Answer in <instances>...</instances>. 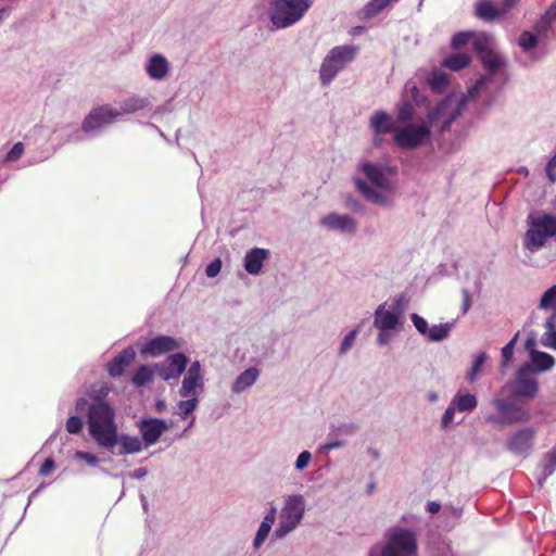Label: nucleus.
Masks as SVG:
<instances>
[{
    "instance_id": "nucleus-1",
    "label": "nucleus",
    "mask_w": 556,
    "mask_h": 556,
    "mask_svg": "<svg viewBox=\"0 0 556 556\" xmlns=\"http://www.w3.org/2000/svg\"><path fill=\"white\" fill-rule=\"evenodd\" d=\"M463 103L455 104L450 98L441 101L434 109L430 110L427 114L428 124H420L418 126H407L397 129L394 132V143L401 149L413 150L421 147L431 136V125L438 119L446 117L441 131L450 129L452 123L460 115Z\"/></svg>"
},
{
    "instance_id": "nucleus-2",
    "label": "nucleus",
    "mask_w": 556,
    "mask_h": 556,
    "mask_svg": "<svg viewBox=\"0 0 556 556\" xmlns=\"http://www.w3.org/2000/svg\"><path fill=\"white\" fill-rule=\"evenodd\" d=\"M87 422L91 438L101 447L112 450L118 442L113 408L97 399L88 407Z\"/></svg>"
},
{
    "instance_id": "nucleus-3",
    "label": "nucleus",
    "mask_w": 556,
    "mask_h": 556,
    "mask_svg": "<svg viewBox=\"0 0 556 556\" xmlns=\"http://www.w3.org/2000/svg\"><path fill=\"white\" fill-rule=\"evenodd\" d=\"M529 226L523 238V248L531 252L543 248L548 238H556V216L542 213L527 217Z\"/></svg>"
},
{
    "instance_id": "nucleus-4",
    "label": "nucleus",
    "mask_w": 556,
    "mask_h": 556,
    "mask_svg": "<svg viewBox=\"0 0 556 556\" xmlns=\"http://www.w3.org/2000/svg\"><path fill=\"white\" fill-rule=\"evenodd\" d=\"M357 46H337L332 48L321 62L319 70V78L323 86H328L334 77L346 67L349 63L354 61L358 54Z\"/></svg>"
},
{
    "instance_id": "nucleus-5",
    "label": "nucleus",
    "mask_w": 556,
    "mask_h": 556,
    "mask_svg": "<svg viewBox=\"0 0 556 556\" xmlns=\"http://www.w3.org/2000/svg\"><path fill=\"white\" fill-rule=\"evenodd\" d=\"M386 538L381 556H416L418 544L413 530L394 527L387 531Z\"/></svg>"
},
{
    "instance_id": "nucleus-6",
    "label": "nucleus",
    "mask_w": 556,
    "mask_h": 556,
    "mask_svg": "<svg viewBox=\"0 0 556 556\" xmlns=\"http://www.w3.org/2000/svg\"><path fill=\"white\" fill-rule=\"evenodd\" d=\"M308 8V0H274L271 23L278 28H286L300 21Z\"/></svg>"
},
{
    "instance_id": "nucleus-7",
    "label": "nucleus",
    "mask_w": 556,
    "mask_h": 556,
    "mask_svg": "<svg viewBox=\"0 0 556 556\" xmlns=\"http://www.w3.org/2000/svg\"><path fill=\"white\" fill-rule=\"evenodd\" d=\"M492 404L494 405L498 415L489 416L488 420L491 422L507 426L514 424H525L531 419L530 412L510 399L495 397L492 401Z\"/></svg>"
},
{
    "instance_id": "nucleus-8",
    "label": "nucleus",
    "mask_w": 556,
    "mask_h": 556,
    "mask_svg": "<svg viewBox=\"0 0 556 556\" xmlns=\"http://www.w3.org/2000/svg\"><path fill=\"white\" fill-rule=\"evenodd\" d=\"M509 390L514 397L532 400L539 392V383L529 364L521 366L515 377L502 389Z\"/></svg>"
},
{
    "instance_id": "nucleus-9",
    "label": "nucleus",
    "mask_w": 556,
    "mask_h": 556,
    "mask_svg": "<svg viewBox=\"0 0 556 556\" xmlns=\"http://www.w3.org/2000/svg\"><path fill=\"white\" fill-rule=\"evenodd\" d=\"M304 514V500L301 495L290 496L280 514V522L275 531L276 538H283L301 521Z\"/></svg>"
},
{
    "instance_id": "nucleus-10",
    "label": "nucleus",
    "mask_w": 556,
    "mask_h": 556,
    "mask_svg": "<svg viewBox=\"0 0 556 556\" xmlns=\"http://www.w3.org/2000/svg\"><path fill=\"white\" fill-rule=\"evenodd\" d=\"M118 116H121L118 110L112 109L109 105H100L92 109L85 117L81 129L85 132H90L113 123Z\"/></svg>"
},
{
    "instance_id": "nucleus-11",
    "label": "nucleus",
    "mask_w": 556,
    "mask_h": 556,
    "mask_svg": "<svg viewBox=\"0 0 556 556\" xmlns=\"http://www.w3.org/2000/svg\"><path fill=\"white\" fill-rule=\"evenodd\" d=\"M188 358L182 353H177L168 356L166 363L155 365L156 374L165 381L178 379L186 370Z\"/></svg>"
},
{
    "instance_id": "nucleus-12",
    "label": "nucleus",
    "mask_w": 556,
    "mask_h": 556,
    "mask_svg": "<svg viewBox=\"0 0 556 556\" xmlns=\"http://www.w3.org/2000/svg\"><path fill=\"white\" fill-rule=\"evenodd\" d=\"M535 430L527 427L515 431L507 441V447L515 454L526 455L533 446Z\"/></svg>"
},
{
    "instance_id": "nucleus-13",
    "label": "nucleus",
    "mask_w": 556,
    "mask_h": 556,
    "mask_svg": "<svg viewBox=\"0 0 556 556\" xmlns=\"http://www.w3.org/2000/svg\"><path fill=\"white\" fill-rule=\"evenodd\" d=\"M180 345L169 336H159L148 341L141 349L142 355L160 356L167 352L178 350Z\"/></svg>"
},
{
    "instance_id": "nucleus-14",
    "label": "nucleus",
    "mask_w": 556,
    "mask_h": 556,
    "mask_svg": "<svg viewBox=\"0 0 556 556\" xmlns=\"http://www.w3.org/2000/svg\"><path fill=\"white\" fill-rule=\"evenodd\" d=\"M142 440L147 446L157 442L161 435L167 430V425L162 419L151 418L142 420L139 426Z\"/></svg>"
},
{
    "instance_id": "nucleus-15",
    "label": "nucleus",
    "mask_w": 556,
    "mask_h": 556,
    "mask_svg": "<svg viewBox=\"0 0 556 556\" xmlns=\"http://www.w3.org/2000/svg\"><path fill=\"white\" fill-rule=\"evenodd\" d=\"M136 351L132 346L124 349L109 364L108 372L111 377H121L126 368L135 362Z\"/></svg>"
},
{
    "instance_id": "nucleus-16",
    "label": "nucleus",
    "mask_w": 556,
    "mask_h": 556,
    "mask_svg": "<svg viewBox=\"0 0 556 556\" xmlns=\"http://www.w3.org/2000/svg\"><path fill=\"white\" fill-rule=\"evenodd\" d=\"M268 254V250L266 249L253 248L245 254L244 269L251 275H258Z\"/></svg>"
},
{
    "instance_id": "nucleus-17",
    "label": "nucleus",
    "mask_w": 556,
    "mask_h": 556,
    "mask_svg": "<svg viewBox=\"0 0 556 556\" xmlns=\"http://www.w3.org/2000/svg\"><path fill=\"white\" fill-rule=\"evenodd\" d=\"M321 224L333 230L353 232L356 229L354 219L348 215L328 214L323 217Z\"/></svg>"
},
{
    "instance_id": "nucleus-18",
    "label": "nucleus",
    "mask_w": 556,
    "mask_h": 556,
    "mask_svg": "<svg viewBox=\"0 0 556 556\" xmlns=\"http://www.w3.org/2000/svg\"><path fill=\"white\" fill-rule=\"evenodd\" d=\"M370 127L375 135H386L396 131L395 125L389 114L383 111H377L370 118Z\"/></svg>"
},
{
    "instance_id": "nucleus-19",
    "label": "nucleus",
    "mask_w": 556,
    "mask_h": 556,
    "mask_svg": "<svg viewBox=\"0 0 556 556\" xmlns=\"http://www.w3.org/2000/svg\"><path fill=\"white\" fill-rule=\"evenodd\" d=\"M475 15L484 22H494L502 18L498 7L494 5L492 0H478Z\"/></svg>"
},
{
    "instance_id": "nucleus-20",
    "label": "nucleus",
    "mask_w": 556,
    "mask_h": 556,
    "mask_svg": "<svg viewBox=\"0 0 556 556\" xmlns=\"http://www.w3.org/2000/svg\"><path fill=\"white\" fill-rule=\"evenodd\" d=\"M397 316L390 311H387L384 305H379L375 313V327L381 331L394 329L397 325Z\"/></svg>"
},
{
    "instance_id": "nucleus-21",
    "label": "nucleus",
    "mask_w": 556,
    "mask_h": 556,
    "mask_svg": "<svg viewBox=\"0 0 556 556\" xmlns=\"http://www.w3.org/2000/svg\"><path fill=\"white\" fill-rule=\"evenodd\" d=\"M362 170L366 178L377 188L389 189V180L379 166L371 163H363Z\"/></svg>"
},
{
    "instance_id": "nucleus-22",
    "label": "nucleus",
    "mask_w": 556,
    "mask_h": 556,
    "mask_svg": "<svg viewBox=\"0 0 556 556\" xmlns=\"http://www.w3.org/2000/svg\"><path fill=\"white\" fill-rule=\"evenodd\" d=\"M147 73L153 79L164 78L168 73L167 60L161 54L153 55L147 66Z\"/></svg>"
},
{
    "instance_id": "nucleus-23",
    "label": "nucleus",
    "mask_w": 556,
    "mask_h": 556,
    "mask_svg": "<svg viewBox=\"0 0 556 556\" xmlns=\"http://www.w3.org/2000/svg\"><path fill=\"white\" fill-rule=\"evenodd\" d=\"M260 372L255 367H250L245 369L239 377L236 379L232 390L236 393H240L247 388L251 387L257 379Z\"/></svg>"
},
{
    "instance_id": "nucleus-24",
    "label": "nucleus",
    "mask_w": 556,
    "mask_h": 556,
    "mask_svg": "<svg viewBox=\"0 0 556 556\" xmlns=\"http://www.w3.org/2000/svg\"><path fill=\"white\" fill-rule=\"evenodd\" d=\"M471 58L467 53H455L444 59L442 65L451 71L457 72L467 67Z\"/></svg>"
},
{
    "instance_id": "nucleus-25",
    "label": "nucleus",
    "mask_w": 556,
    "mask_h": 556,
    "mask_svg": "<svg viewBox=\"0 0 556 556\" xmlns=\"http://www.w3.org/2000/svg\"><path fill=\"white\" fill-rule=\"evenodd\" d=\"M472 48L473 51L478 54V56H481L482 54L491 51L493 49L492 36L485 33L475 34L472 40Z\"/></svg>"
},
{
    "instance_id": "nucleus-26",
    "label": "nucleus",
    "mask_w": 556,
    "mask_h": 556,
    "mask_svg": "<svg viewBox=\"0 0 556 556\" xmlns=\"http://www.w3.org/2000/svg\"><path fill=\"white\" fill-rule=\"evenodd\" d=\"M355 185L358 191L369 201L382 204L386 202V197L377 190L369 187L366 181L361 178L355 179Z\"/></svg>"
},
{
    "instance_id": "nucleus-27",
    "label": "nucleus",
    "mask_w": 556,
    "mask_h": 556,
    "mask_svg": "<svg viewBox=\"0 0 556 556\" xmlns=\"http://www.w3.org/2000/svg\"><path fill=\"white\" fill-rule=\"evenodd\" d=\"M479 59L481 60L483 66L492 75L495 74L504 65V61L493 49L479 56Z\"/></svg>"
},
{
    "instance_id": "nucleus-28",
    "label": "nucleus",
    "mask_w": 556,
    "mask_h": 556,
    "mask_svg": "<svg viewBox=\"0 0 556 556\" xmlns=\"http://www.w3.org/2000/svg\"><path fill=\"white\" fill-rule=\"evenodd\" d=\"M122 450L118 455L135 454L142 450V442L137 437L122 435L119 439Z\"/></svg>"
},
{
    "instance_id": "nucleus-29",
    "label": "nucleus",
    "mask_w": 556,
    "mask_h": 556,
    "mask_svg": "<svg viewBox=\"0 0 556 556\" xmlns=\"http://www.w3.org/2000/svg\"><path fill=\"white\" fill-rule=\"evenodd\" d=\"M531 361L540 371L549 370L555 365V359L552 355L540 351L531 353Z\"/></svg>"
},
{
    "instance_id": "nucleus-30",
    "label": "nucleus",
    "mask_w": 556,
    "mask_h": 556,
    "mask_svg": "<svg viewBox=\"0 0 556 556\" xmlns=\"http://www.w3.org/2000/svg\"><path fill=\"white\" fill-rule=\"evenodd\" d=\"M154 369L148 365H141L131 378L136 387H143L153 380Z\"/></svg>"
},
{
    "instance_id": "nucleus-31",
    "label": "nucleus",
    "mask_w": 556,
    "mask_h": 556,
    "mask_svg": "<svg viewBox=\"0 0 556 556\" xmlns=\"http://www.w3.org/2000/svg\"><path fill=\"white\" fill-rule=\"evenodd\" d=\"M201 378L186 375L179 391L182 397H197V388L201 387Z\"/></svg>"
},
{
    "instance_id": "nucleus-32",
    "label": "nucleus",
    "mask_w": 556,
    "mask_h": 556,
    "mask_svg": "<svg viewBox=\"0 0 556 556\" xmlns=\"http://www.w3.org/2000/svg\"><path fill=\"white\" fill-rule=\"evenodd\" d=\"M427 80L434 92H443L448 85L447 75L439 71L430 73Z\"/></svg>"
},
{
    "instance_id": "nucleus-33",
    "label": "nucleus",
    "mask_w": 556,
    "mask_h": 556,
    "mask_svg": "<svg viewBox=\"0 0 556 556\" xmlns=\"http://www.w3.org/2000/svg\"><path fill=\"white\" fill-rule=\"evenodd\" d=\"M454 404L459 412H471L477 407V399L472 394H457L454 397Z\"/></svg>"
},
{
    "instance_id": "nucleus-34",
    "label": "nucleus",
    "mask_w": 556,
    "mask_h": 556,
    "mask_svg": "<svg viewBox=\"0 0 556 556\" xmlns=\"http://www.w3.org/2000/svg\"><path fill=\"white\" fill-rule=\"evenodd\" d=\"M539 308H541V309L554 308L555 312H554L553 316L554 317L556 316V285H554L553 287H551L543 293V295L540 300V303H539Z\"/></svg>"
},
{
    "instance_id": "nucleus-35",
    "label": "nucleus",
    "mask_w": 556,
    "mask_h": 556,
    "mask_svg": "<svg viewBox=\"0 0 556 556\" xmlns=\"http://www.w3.org/2000/svg\"><path fill=\"white\" fill-rule=\"evenodd\" d=\"M414 117V106L410 101L404 100L397 105V122L409 123Z\"/></svg>"
},
{
    "instance_id": "nucleus-36",
    "label": "nucleus",
    "mask_w": 556,
    "mask_h": 556,
    "mask_svg": "<svg viewBox=\"0 0 556 556\" xmlns=\"http://www.w3.org/2000/svg\"><path fill=\"white\" fill-rule=\"evenodd\" d=\"M146 106V100L140 98H130L125 100L121 104V115L122 114H130L137 112Z\"/></svg>"
},
{
    "instance_id": "nucleus-37",
    "label": "nucleus",
    "mask_w": 556,
    "mask_h": 556,
    "mask_svg": "<svg viewBox=\"0 0 556 556\" xmlns=\"http://www.w3.org/2000/svg\"><path fill=\"white\" fill-rule=\"evenodd\" d=\"M450 330L448 324L434 325L428 330L427 337L430 341H441L448 336Z\"/></svg>"
},
{
    "instance_id": "nucleus-38",
    "label": "nucleus",
    "mask_w": 556,
    "mask_h": 556,
    "mask_svg": "<svg viewBox=\"0 0 556 556\" xmlns=\"http://www.w3.org/2000/svg\"><path fill=\"white\" fill-rule=\"evenodd\" d=\"M556 470V445L545 455L542 464V473L544 478L551 476Z\"/></svg>"
},
{
    "instance_id": "nucleus-39",
    "label": "nucleus",
    "mask_w": 556,
    "mask_h": 556,
    "mask_svg": "<svg viewBox=\"0 0 556 556\" xmlns=\"http://www.w3.org/2000/svg\"><path fill=\"white\" fill-rule=\"evenodd\" d=\"M545 327L547 329V332L545 333V341L543 342V344L556 350V330L554 316L547 318Z\"/></svg>"
},
{
    "instance_id": "nucleus-40",
    "label": "nucleus",
    "mask_w": 556,
    "mask_h": 556,
    "mask_svg": "<svg viewBox=\"0 0 556 556\" xmlns=\"http://www.w3.org/2000/svg\"><path fill=\"white\" fill-rule=\"evenodd\" d=\"M190 397L191 399L186 401H180L177 405V413L182 419L187 418L197 407L198 399L193 396Z\"/></svg>"
},
{
    "instance_id": "nucleus-41",
    "label": "nucleus",
    "mask_w": 556,
    "mask_h": 556,
    "mask_svg": "<svg viewBox=\"0 0 556 556\" xmlns=\"http://www.w3.org/2000/svg\"><path fill=\"white\" fill-rule=\"evenodd\" d=\"M475 33L472 31H459L452 38L451 46L453 49H460L462 47L473 40Z\"/></svg>"
},
{
    "instance_id": "nucleus-42",
    "label": "nucleus",
    "mask_w": 556,
    "mask_h": 556,
    "mask_svg": "<svg viewBox=\"0 0 556 556\" xmlns=\"http://www.w3.org/2000/svg\"><path fill=\"white\" fill-rule=\"evenodd\" d=\"M486 359V354L485 353H480L477 355L473 364H472V367L471 369L469 370L468 375H467V379L472 382L477 379L484 362Z\"/></svg>"
},
{
    "instance_id": "nucleus-43",
    "label": "nucleus",
    "mask_w": 556,
    "mask_h": 556,
    "mask_svg": "<svg viewBox=\"0 0 556 556\" xmlns=\"http://www.w3.org/2000/svg\"><path fill=\"white\" fill-rule=\"evenodd\" d=\"M519 45L525 51L531 50L536 47L538 37L530 31H523L520 35Z\"/></svg>"
},
{
    "instance_id": "nucleus-44",
    "label": "nucleus",
    "mask_w": 556,
    "mask_h": 556,
    "mask_svg": "<svg viewBox=\"0 0 556 556\" xmlns=\"http://www.w3.org/2000/svg\"><path fill=\"white\" fill-rule=\"evenodd\" d=\"M83 419L78 416H71L67 420H66V425H65V428H66V431L71 434H77L81 431L83 429Z\"/></svg>"
},
{
    "instance_id": "nucleus-45",
    "label": "nucleus",
    "mask_w": 556,
    "mask_h": 556,
    "mask_svg": "<svg viewBox=\"0 0 556 556\" xmlns=\"http://www.w3.org/2000/svg\"><path fill=\"white\" fill-rule=\"evenodd\" d=\"M517 340V336H515L503 349H502V365L506 366L507 363L511 359L514 354V348Z\"/></svg>"
},
{
    "instance_id": "nucleus-46",
    "label": "nucleus",
    "mask_w": 556,
    "mask_h": 556,
    "mask_svg": "<svg viewBox=\"0 0 556 556\" xmlns=\"http://www.w3.org/2000/svg\"><path fill=\"white\" fill-rule=\"evenodd\" d=\"M23 153H24V144L22 142H17L7 153L5 161L15 162L23 155Z\"/></svg>"
},
{
    "instance_id": "nucleus-47",
    "label": "nucleus",
    "mask_w": 556,
    "mask_h": 556,
    "mask_svg": "<svg viewBox=\"0 0 556 556\" xmlns=\"http://www.w3.org/2000/svg\"><path fill=\"white\" fill-rule=\"evenodd\" d=\"M271 528L267 527V522H262L257 532H256V535H255V539H254V545L255 547H258L264 541L265 539L267 538L269 531H270Z\"/></svg>"
},
{
    "instance_id": "nucleus-48",
    "label": "nucleus",
    "mask_w": 556,
    "mask_h": 556,
    "mask_svg": "<svg viewBox=\"0 0 556 556\" xmlns=\"http://www.w3.org/2000/svg\"><path fill=\"white\" fill-rule=\"evenodd\" d=\"M412 321H413L414 326L416 327V329L421 334L427 336L429 328H428V323L425 318H422L418 314H413Z\"/></svg>"
},
{
    "instance_id": "nucleus-49",
    "label": "nucleus",
    "mask_w": 556,
    "mask_h": 556,
    "mask_svg": "<svg viewBox=\"0 0 556 556\" xmlns=\"http://www.w3.org/2000/svg\"><path fill=\"white\" fill-rule=\"evenodd\" d=\"M222 269V261L220 258H214L205 268V274L207 277L213 278L216 277Z\"/></svg>"
},
{
    "instance_id": "nucleus-50",
    "label": "nucleus",
    "mask_w": 556,
    "mask_h": 556,
    "mask_svg": "<svg viewBox=\"0 0 556 556\" xmlns=\"http://www.w3.org/2000/svg\"><path fill=\"white\" fill-rule=\"evenodd\" d=\"M55 469V462L52 457L46 458L39 468V475L41 477H48Z\"/></svg>"
},
{
    "instance_id": "nucleus-51",
    "label": "nucleus",
    "mask_w": 556,
    "mask_h": 556,
    "mask_svg": "<svg viewBox=\"0 0 556 556\" xmlns=\"http://www.w3.org/2000/svg\"><path fill=\"white\" fill-rule=\"evenodd\" d=\"M357 330H352L350 333H348L344 339L341 342L340 352L345 353L354 343V340L356 338Z\"/></svg>"
},
{
    "instance_id": "nucleus-52",
    "label": "nucleus",
    "mask_w": 556,
    "mask_h": 556,
    "mask_svg": "<svg viewBox=\"0 0 556 556\" xmlns=\"http://www.w3.org/2000/svg\"><path fill=\"white\" fill-rule=\"evenodd\" d=\"M76 458L85 460L88 465L97 466L99 463V459L93 454H90L88 452L78 451L75 454Z\"/></svg>"
},
{
    "instance_id": "nucleus-53",
    "label": "nucleus",
    "mask_w": 556,
    "mask_h": 556,
    "mask_svg": "<svg viewBox=\"0 0 556 556\" xmlns=\"http://www.w3.org/2000/svg\"><path fill=\"white\" fill-rule=\"evenodd\" d=\"M546 175L551 182L556 181V154L548 161L546 165Z\"/></svg>"
},
{
    "instance_id": "nucleus-54",
    "label": "nucleus",
    "mask_w": 556,
    "mask_h": 556,
    "mask_svg": "<svg viewBox=\"0 0 556 556\" xmlns=\"http://www.w3.org/2000/svg\"><path fill=\"white\" fill-rule=\"evenodd\" d=\"M520 0H502L498 5L500 13L502 17L510 12V10L519 2Z\"/></svg>"
},
{
    "instance_id": "nucleus-55",
    "label": "nucleus",
    "mask_w": 556,
    "mask_h": 556,
    "mask_svg": "<svg viewBox=\"0 0 556 556\" xmlns=\"http://www.w3.org/2000/svg\"><path fill=\"white\" fill-rule=\"evenodd\" d=\"M312 455L308 451L302 452L295 462L296 469H303L307 466L308 462L311 460Z\"/></svg>"
},
{
    "instance_id": "nucleus-56",
    "label": "nucleus",
    "mask_w": 556,
    "mask_h": 556,
    "mask_svg": "<svg viewBox=\"0 0 556 556\" xmlns=\"http://www.w3.org/2000/svg\"><path fill=\"white\" fill-rule=\"evenodd\" d=\"M187 375L188 376L198 377V378L202 379V377H201V365H200V363L198 361L193 362L190 365V367H189V369L187 371Z\"/></svg>"
},
{
    "instance_id": "nucleus-57",
    "label": "nucleus",
    "mask_w": 556,
    "mask_h": 556,
    "mask_svg": "<svg viewBox=\"0 0 556 556\" xmlns=\"http://www.w3.org/2000/svg\"><path fill=\"white\" fill-rule=\"evenodd\" d=\"M454 413H455V409L453 407H448L443 417H442V425L444 427H447L452 421H453V418H454Z\"/></svg>"
},
{
    "instance_id": "nucleus-58",
    "label": "nucleus",
    "mask_w": 556,
    "mask_h": 556,
    "mask_svg": "<svg viewBox=\"0 0 556 556\" xmlns=\"http://www.w3.org/2000/svg\"><path fill=\"white\" fill-rule=\"evenodd\" d=\"M276 520V508L270 507L268 514L265 516L262 522H267V527L271 528Z\"/></svg>"
},
{
    "instance_id": "nucleus-59",
    "label": "nucleus",
    "mask_w": 556,
    "mask_h": 556,
    "mask_svg": "<svg viewBox=\"0 0 556 556\" xmlns=\"http://www.w3.org/2000/svg\"><path fill=\"white\" fill-rule=\"evenodd\" d=\"M463 313L466 314L470 307V294L467 290L463 291Z\"/></svg>"
},
{
    "instance_id": "nucleus-60",
    "label": "nucleus",
    "mask_w": 556,
    "mask_h": 556,
    "mask_svg": "<svg viewBox=\"0 0 556 556\" xmlns=\"http://www.w3.org/2000/svg\"><path fill=\"white\" fill-rule=\"evenodd\" d=\"M343 444L344 443L342 441H330L324 445V448L327 451H330V450L339 448V447L343 446Z\"/></svg>"
},
{
    "instance_id": "nucleus-61",
    "label": "nucleus",
    "mask_w": 556,
    "mask_h": 556,
    "mask_svg": "<svg viewBox=\"0 0 556 556\" xmlns=\"http://www.w3.org/2000/svg\"><path fill=\"white\" fill-rule=\"evenodd\" d=\"M441 509V505L437 502H429L427 505V510L431 514H437Z\"/></svg>"
},
{
    "instance_id": "nucleus-62",
    "label": "nucleus",
    "mask_w": 556,
    "mask_h": 556,
    "mask_svg": "<svg viewBox=\"0 0 556 556\" xmlns=\"http://www.w3.org/2000/svg\"><path fill=\"white\" fill-rule=\"evenodd\" d=\"M87 404H88V401L86 399H79L76 403V408L78 410H83Z\"/></svg>"
},
{
    "instance_id": "nucleus-63",
    "label": "nucleus",
    "mask_w": 556,
    "mask_h": 556,
    "mask_svg": "<svg viewBox=\"0 0 556 556\" xmlns=\"http://www.w3.org/2000/svg\"><path fill=\"white\" fill-rule=\"evenodd\" d=\"M378 342L380 344H386L388 342V334L384 333V331H381L379 334H378Z\"/></svg>"
},
{
    "instance_id": "nucleus-64",
    "label": "nucleus",
    "mask_w": 556,
    "mask_h": 556,
    "mask_svg": "<svg viewBox=\"0 0 556 556\" xmlns=\"http://www.w3.org/2000/svg\"><path fill=\"white\" fill-rule=\"evenodd\" d=\"M380 135H376L375 138H374V144L375 146H380L382 143V138L379 137Z\"/></svg>"
}]
</instances>
